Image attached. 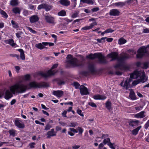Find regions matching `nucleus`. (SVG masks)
Instances as JSON below:
<instances>
[{
    "label": "nucleus",
    "mask_w": 149,
    "mask_h": 149,
    "mask_svg": "<svg viewBox=\"0 0 149 149\" xmlns=\"http://www.w3.org/2000/svg\"><path fill=\"white\" fill-rule=\"evenodd\" d=\"M49 86L48 83L45 82L38 83L35 81L30 82L27 85L23 84H16L10 88V91L13 94L15 93H21L25 92L27 89L32 88L47 87Z\"/></svg>",
    "instance_id": "1"
},
{
    "label": "nucleus",
    "mask_w": 149,
    "mask_h": 149,
    "mask_svg": "<svg viewBox=\"0 0 149 149\" xmlns=\"http://www.w3.org/2000/svg\"><path fill=\"white\" fill-rule=\"evenodd\" d=\"M118 54L117 53L115 52H111L107 55V56L109 58H111V61L117 59L118 63L114 66L116 69L118 68L121 70H125L128 68V67L127 66L124 61L125 59L129 58V56L126 54L122 56L118 57Z\"/></svg>",
    "instance_id": "2"
},
{
    "label": "nucleus",
    "mask_w": 149,
    "mask_h": 149,
    "mask_svg": "<svg viewBox=\"0 0 149 149\" xmlns=\"http://www.w3.org/2000/svg\"><path fill=\"white\" fill-rule=\"evenodd\" d=\"M67 63L70 64L73 67L82 66L84 65V63L82 61H79L76 58H73L72 55L68 54L66 57Z\"/></svg>",
    "instance_id": "3"
},
{
    "label": "nucleus",
    "mask_w": 149,
    "mask_h": 149,
    "mask_svg": "<svg viewBox=\"0 0 149 149\" xmlns=\"http://www.w3.org/2000/svg\"><path fill=\"white\" fill-rule=\"evenodd\" d=\"M139 76L140 79H139L141 82L144 83L146 81L147 78L143 71L136 70L130 75V77L132 79H137Z\"/></svg>",
    "instance_id": "4"
},
{
    "label": "nucleus",
    "mask_w": 149,
    "mask_h": 149,
    "mask_svg": "<svg viewBox=\"0 0 149 149\" xmlns=\"http://www.w3.org/2000/svg\"><path fill=\"white\" fill-rule=\"evenodd\" d=\"M87 58L91 59H93L95 58H98L99 62L101 63H106L107 61L103 56L100 53H95L94 54H90L89 55H87Z\"/></svg>",
    "instance_id": "5"
},
{
    "label": "nucleus",
    "mask_w": 149,
    "mask_h": 149,
    "mask_svg": "<svg viewBox=\"0 0 149 149\" xmlns=\"http://www.w3.org/2000/svg\"><path fill=\"white\" fill-rule=\"evenodd\" d=\"M58 65L57 64H55L53 65L50 70L46 72H41L40 73V74L42 77L45 78L49 77L51 76L54 75L56 73V72L53 70L52 69L56 68Z\"/></svg>",
    "instance_id": "6"
},
{
    "label": "nucleus",
    "mask_w": 149,
    "mask_h": 149,
    "mask_svg": "<svg viewBox=\"0 0 149 149\" xmlns=\"http://www.w3.org/2000/svg\"><path fill=\"white\" fill-rule=\"evenodd\" d=\"M147 47H149V44L146 47L143 46L140 48L137 52L138 53L136 55L137 58H141L144 56L145 54L147 52L146 49Z\"/></svg>",
    "instance_id": "7"
},
{
    "label": "nucleus",
    "mask_w": 149,
    "mask_h": 149,
    "mask_svg": "<svg viewBox=\"0 0 149 149\" xmlns=\"http://www.w3.org/2000/svg\"><path fill=\"white\" fill-rule=\"evenodd\" d=\"M131 79L130 78H127L124 84V82L122 81L120 83V85L123 87V88H125L126 90L128 89L130 87V82Z\"/></svg>",
    "instance_id": "8"
},
{
    "label": "nucleus",
    "mask_w": 149,
    "mask_h": 149,
    "mask_svg": "<svg viewBox=\"0 0 149 149\" xmlns=\"http://www.w3.org/2000/svg\"><path fill=\"white\" fill-rule=\"evenodd\" d=\"M45 19L46 22L49 24L54 25L56 22L55 21V17L51 15H45Z\"/></svg>",
    "instance_id": "9"
},
{
    "label": "nucleus",
    "mask_w": 149,
    "mask_h": 149,
    "mask_svg": "<svg viewBox=\"0 0 149 149\" xmlns=\"http://www.w3.org/2000/svg\"><path fill=\"white\" fill-rule=\"evenodd\" d=\"M79 89L81 94L82 95H86L89 94L87 88L83 85L80 86Z\"/></svg>",
    "instance_id": "10"
},
{
    "label": "nucleus",
    "mask_w": 149,
    "mask_h": 149,
    "mask_svg": "<svg viewBox=\"0 0 149 149\" xmlns=\"http://www.w3.org/2000/svg\"><path fill=\"white\" fill-rule=\"evenodd\" d=\"M29 19L31 23H35L38 21L39 17L37 15H34L31 16Z\"/></svg>",
    "instance_id": "11"
},
{
    "label": "nucleus",
    "mask_w": 149,
    "mask_h": 149,
    "mask_svg": "<svg viewBox=\"0 0 149 149\" xmlns=\"http://www.w3.org/2000/svg\"><path fill=\"white\" fill-rule=\"evenodd\" d=\"M120 11L116 9L111 10L109 12V14L111 16H118L119 15Z\"/></svg>",
    "instance_id": "12"
},
{
    "label": "nucleus",
    "mask_w": 149,
    "mask_h": 149,
    "mask_svg": "<svg viewBox=\"0 0 149 149\" xmlns=\"http://www.w3.org/2000/svg\"><path fill=\"white\" fill-rule=\"evenodd\" d=\"M15 125L20 128H24V125L21 121L19 120H15Z\"/></svg>",
    "instance_id": "13"
},
{
    "label": "nucleus",
    "mask_w": 149,
    "mask_h": 149,
    "mask_svg": "<svg viewBox=\"0 0 149 149\" xmlns=\"http://www.w3.org/2000/svg\"><path fill=\"white\" fill-rule=\"evenodd\" d=\"M48 45L47 42H42V43L37 44L35 45V47L40 49H42L45 48L44 46Z\"/></svg>",
    "instance_id": "14"
},
{
    "label": "nucleus",
    "mask_w": 149,
    "mask_h": 149,
    "mask_svg": "<svg viewBox=\"0 0 149 149\" xmlns=\"http://www.w3.org/2000/svg\"><path fill=\"white\" fill-rule=\"evenodd\" d=\"M56 132H54V129L53 128L52 129L47 133V138L50 139L51 136H56Z\"/></svg>",
    "instance_id": "15"
},
{
    "label": "nucleus",
    "mask_w": 149,
    "mask_h": 149,
    "mask_svg": "<svg viewBox=\"0 0 149 149\" xmlns=\"http://www.w3.org/2000/svg\"><path fill=\"white\" fill-rule=\"evenodd\" d=\"M97 23L96 22H95L92 23H91L89 26H84L81 29V30H89L92 29L94 26L96 25Z\"/></svg>",
    "instance_id": "16"
},
{
    "label": "nucleus",
    "mask_w": 149,
    "mask_h": 149,
    "mask_svg": "<svg viewBox=\"0 0 149 149\" xmlns=\"http://www.w3.org/2000/svg\"><path fill=\"white\" fill-rule=\"evenodd\" d=\"M145 111H142L139 113L136 114L134 115V117L136 118H142L145 117L146 116L145 114Z\"/></svg>",
    "instance_id": "17"
},
{
    "label": "nucleus",
    "mask_w": 149,
    "mask_h": 149,
    "mask_svg": "<svg viewBox=\"0 0 149 149\" xmlns=\"http://www.w3.org/2000/svg\"><path fill=\"white\" fill-rule=\"evenodd\" d=\"M130 93L129 95L130 98L132 100H135L137 99L135 93L132 89H130Z\"/></svg>",
    "instance_id": "18"
},
{
    "label": "nucleus",
    "mask_w": 149,
    "mask_h": 149,
    "mask_svg": "<svg viewBox=\"0 0 149 149\" xmlns=\"http://www.w3.org/2000/svg\"><path fill=\"white\" fill-rule=\"evenodd\" d=\"M53 94L56 96L58 97H61L63 94V92L62 91L58 90L56 91H54L53 92Z\"/></svg>",
    "instance_id": "19"
},
{
    "label": "nucleus",
    "mask_w": 149,
    "mask_h": 149,
    "mask_svg": "<svg viewBox=\"0 0 149 149\" xmlns=\"http://www.w3.org/2000/svg\"><path fill=\"white\" fill-rule=\"evenodd\" d=\"M126 3L125 2H118L113 3V5L116 7L121 8L125 6Z\"/></svg>",
    "instance_id": "20"
},
{
    "label": "nucleus",
    "mask_w": 149,
    "mask_h": 149,
    "mask_svg": "<svg viewBox=\"0 0 149 149\" xmlns=\"http://www.w3.org/2000/svg\"><path fill=\"white\" fill-rule=\"evenodd\" d=\"M93 97L95 100H104L107 97L104 95L97 94L94 95Z\"/></svg>",
    "instance_id": "21"
},
{
    "label": "nucleus",
    "mask_w": 149,
    "mask_h": 149,
    "mask_svg": "<svg viewBox=\"0 0 149 149\" xmlns=\"http://www.w3.org/2000/svg\"><path fill=\"white\" fill-rule=\"evenodd\" d=\"M59 2L62 5L68 6L70 5V1L68 0H60Z\"/></svg>",
    "instance_id": "22"
},
{
    "label": "nucleus",
    "mask_w": 149,
    "mask_h": 149,
    "mask_svg": "<svg viewBox=\"0 0 149 149\" xmlns=\"http://www.w3.org/2000/svg\"><path fill=\"white\" fill-rule=\"evenodd\" d=\"M4 42L7 44L11 45L12 47L15 46L16 44L14 42V41L13 39H9L4 41Z\"/></svg>",
    "instance_id": "23"
},
{
    "label": "nucleus",
    "mask_w": 149,
    "mask_h": 149,
    "mask_svg": "<svg viewBox=\"0 0 149 149\" xmlns=\"http://www.w3.org/2000/svg\"><path fill=\"white\" fill-rule=\"evenodd\" d=\"M13 96L12 93L8 90L6 91L5 96V98L6 100H8Z\"/></svg>",
    "instance_id": "24"
},
{
    "label": "nucleus",
    "mask_w": 149,
    "mask_h": 149,
    "mask_svg": "<svg viewBox=\"0 0 149 149\" xmlns=\"http://www.w3.org/2000/svg\"><path fill=\"white\" fill-rule=\"evenodd\" d=\"M139 121L138 120H132L129 123V125L131 126H136L138 125Z\"/></svg>",
    "instance_id": "25"
},
{
    "label": "nucleus",
    "mask_w": 149,
    "mask_h": 149,
    "mask_svg": "<svg viewBox=\"0 0 149 149\" xmlns=\"http://www.w3.org/2000/svg\"><path fill=\"white\" fill-rule=\"evenodd\" d=\"M18 51L20 52L21 58L22 60H24L25 59V56L23 50L22 49H18Z\"/></svg>",
    "instance_id": "26"
},
{
    "label": "nucleus",
    "mask_w": 149,
    "mask_h": 149,
    "mask_svg": "<svg viewBox=\"0 0 149 149\" xmlns=\"http://www.w3.org/2000/svg\"><path fill=\"white\" fill-rule=\"evenodd\" d=\"M19 4L18 0H11L10 2V4L13 6H15Z\"/></svg>",
    "instance_id": "27"
},
{
    "label": "nucleus",
    "mask_w": 149,
    "mask_h": 149,
    "mask_svg": "<svg viewBox=\"0 0 149 149\" xmlns=\"http://www.w3.org/2000/svg\"><path fill=\"white\" fill-rule=\"evenodd\" d=\"M88 68L89 71L91 73H93L95 72L94 65L93 64H90L88 65Z\"/></svg>",
    "instance_id": "28"
},
{
    "label": "nucleus",
    "mask_w": 149,
    "mask_h": 149,
    "mask_svg": "<svg viewBox=\"0 0 149 149\" xmlns=\"http://www.w3.org/2000/svg\"><path fill=\"white\" fill-rule=\"evenodd\" d=\"M8 132L10 134V136L14 137L17 135V131L13 129L10 130L8 131Z\"/></svg>",
    "instance_id": "29"
},
{
    "label": "nucleus",
    "mask_w": 149,
    "mask_h": 149,
    "mask_svg": "<svg viewBox=\"0 0 149 149\" xmlns=\"http://www.w3.org/2000/svg\"><path fill=\"white\" fill-rule=\"evenodd\" d=\"M141 127V126H139L135 129L133 130L132 131V134L134 135H136L138 134L139 131Z\"/></svg>",
    "instance_id": "30"
},
{
    "label": "nucleus",
    "mask_w": 149,
    "mask_h": 149,
    "mask_svg": "<svg viewBox=\"0 0 149 149\" xmlns=\"http://www.w3.org/2000/svg\"><path fill=\"white\" fill-rule=\"evenodd\" d=\"M80 1L89 4L93 5L94 4L93 1L92 0H80Z\"/></svg>",
    "instance_id": "31"
},
{
    "label": "nucleus",
    "mask_w": 149,
    "mask_h": 149,
    "mask_svg": "<svg viewBox=\"0 0 149 149\" xmlns=\"http://www.w3.org/2000/svg\"><path fill=\"white\" fill-rule=\"evenodd\" d=\"M11 23L13 27L15 29L18 28L19 27V24L17 22L13 20L11 21Z\"/></svg>",
    "instance_id": "32"
},
{
    "label": "nucleus",
    "mask_w": 149,
    "mask_h": 149,
    "mask_svg": "<svg viewBox=\"0 0 149 149\" xmlns=\"http://www.w3.org/2000/svg\"><path fill=\"white\" fill-rule=\"evenodd\" d=\"M105 105L106 108L108 110L110 111L111 108V102L109 101H107L105 103Z\"/></svg>",
    "instance_id": "33"
},
{
    "label": "nucleus",
    "mask_w": 149,
    "mask_h": 149,
    "mask_svg": "<svg viewBox=\"0 0 149 149\" xmlns=\"http://www.w3.org/2000/svg\"><path fill=\"white\" fill-rule=\"evenodd\" d=\"M58 16H64L66 15V12L64 10H62L58 13Z\"/></svg>",
    "instance_id": "34"
},
{
    "label": "nucleus",
    "mask_w": 149,
    "mask_h": 149,
    "mask_svg": "<svg viewBox=\"0 0 149 149\" xmlns=\"http://www.w3.org/2000/svg\"><path fill=\"white\" fill-rule=\"evenodd\" d=\"M0 13L1 15H2V16L3 17L7 18L8 17V15L3 10H0Z\"/></svg>",
    "instance_id": "35"
},
{
    "label": "nucleus",
    "mask_w": 149,
    "mask_h": 149,
    "mask_svg": "<svg viewBox=\"0 0 149 149\" xmlns=\"http://www.w3.org/2000/svg\"><path fill=\"white\" fill-rule=\"evenodd\" d=\"M13 13L16 14L17 13L19 14L20 13V10L19 8L17 7H15L13 8L12 10Z\"/></svg>",
    "instance_id": "36"
},
{
    "label": "nucleus",
    "mask_w": 149,
    "mask_h": 149,
    "mask_svg": "<svg viewBox=\"0 0 149 149\" xmlns=\"http://www.w3.org/2000/svg\"><path fill=\"white\" fill-rule=\"evenodd\" d=\"M109 73L112 75H114L115 74L118 75H120L122 74V73L119 71L116 72H114L112 71H110L109 72Z\"/></svg>",
    "instance_id": "37"
},
{
    "label": "nucleus",
    "mask_w": 149,
    "mask_h": 149,
    "mask_svg": "<svg viewBox=\"0 0 149 149\" xmlns=\"http://www.w3.org/2000/svg\"><path fill=\"white\" fill-rule=\"evenodd\" d=\"M127 41L121 38L119 40L118 43L119 45H121L125 43Z\"/></svg>",
    "instance_id": "38"
},
{
    "label": "nucleus",
    "mask_w": 149,
    "mask_h": 149,
    "mask_svg": "<svg viewBox=\"0 0 149 149\" xmlns=\"http://www.w3.org/2000/svg\"><path fill=\"white\" fill-rule=\"evenodd\" d=\"M52 6L49 5L46 3L44 9L46 11H48L50 10L52 8Z\"/></svg>",
    "instance_id": "39"
},
{
    "label": "nucleus",
    "mask_w": 149,
    "mask_h": 149,
    "mask_svg": "<svg viewBox=\"0 0 149 149\" xmlns=\"http://www.w3.org/2000/svg\"><path fill=\"white\" fill-rule=\"evenodd\" d=\"M73 85L76 89L79 88L80 86V84L77 82H74L73 84Z\"/></svg>",
    "instance_id": "40"
},
{
    "label": "nucleus",
    "mask_w": 149,
    "mask_h": 149,
    "mask_svg": "<svg viewBox=\"0 0 149 149\" xmlns=\"http://www.w3.org/2000/svg\"><path fill=\"white\" fill-rule=\"evenodd\" d=\"M110 142V139L109 138H107L106 139H104L103 141V143H104V144H108Z\"/></svg>",
    "instance_id": "41"
},
{
    "label": "nucleus",
    "mask_w": 149,
    "mask_h": 149,
    "mask_svg": "<svg viewBox=\"0 0 149 149\" xmlns=\"http://www.w3.org/2000/svg\"><path fill=\"white\" fill-rule=\"evenodd\" d=\"M107 38L106 37L102 38L101 39H98L97 40L98 43H102L105 42V39Z\"/></svg>",
    "instance_id": "42"
},
{
    "label": "nucleus",
    "mask_w": 149,
    "mask_h": 149,
    "mask_svg": "<svg viewBox=\"0 0 149 149\" xmlns=\"http://www.w3.org/2000/svg\"><path fill=\"white\" fill-rule=\"evenodd\" d=\"M77 1H72L71 7L72 9H74L76 7L77 4Z\"/></svg>",
    "instance_id": "43"
},
{
    "label": "nucleus",
    "mask_w": 149,
    "mask_h": 149,
    "mask_svg": "<svg viewBox=\"0 0 149 149\" xmlns=\"http://www.w3.org/2000/svg\"><path fill=\"white\" fill-rule=\"evenodd\" d=\"M45 4L46 3H43L38 5L37 8L39 10L42 8L45 9Z\"/></svg>",
    "instance_id": "44"
},
{
    "label": "nucleus",
    "mask_w": 149,
    "mask_h": 149,
    "mask_svg": "<svg viewBox=\"0 0 149 149\" xmlns=\"http://www.w3.org/2000/svg\"><path fill=\"white\" fill-rule=\"evenodd\" d=\"M52 127V126H51V125L50 124H49L48 123V124H47L45 127V130H46V131H47V130H49L50 128H51V127Z\"/></svg>",
    "instance_id": "45"
},
{
    "label": "nucleus",
    "mask_w": 149,
    "mask_h": 149,
    "mask_svg": "<svg viewBox=\"0 0 149 149\" xmlns=\"http://www.w3.org/2000/svg\"><path fill=\"white\" fill-rule=\"evenodd\" d=\"M141 82L139 80V79L138 80H136L134 81L132 84L133 86H135L138 84H139V83Z\"/></svg>",
    "instance_id": "46"
},
{
    "label": "nucleus",
    "mask_w": 149,
    "mask_h": 149,
    "mask_svg": "<svg viewBox=\"0 0 149 149\" xmlns=\"http://www.w3.org/2000/svg\"><path fill=\"white\" fill-rule=\"evenodd\" d=\"M22 33V32L19 31L16 33V35L18 38H19Z\"/></svg>",
    "instance_id": "47"
},
{
    "label": "nucleus",
    "mask_w": 149,
    "mask_h": 149,
    "mask_svg": "<svg viewBox=\"0 0 149 149\" xmlns=\"http://www.w3.org/2000/svg\"><path fill=\"white\" fill-rule=\"evenodd\" d=\"M10 56H11L16 57L17 58V59H19V55H17L16 54H10Z\"/></svg>",
    "instance_id": "48"
},
{
    "label": "nucleus",
    "mask_w": 149,
    "mask_h": 149,
    "mask_svg": "<svg viewBox=\"0 0 149 149\" xmlns=\"http://www.w3.org/2000/svg\"><path fill=\"white\" fill-rule=\"evenodd\" d=\"M99 10V8L98 7L93 8L91 10L93 12H95Z\"/></svg>",
    "instance_id": "49"
},
{
    "label": "nucleus",
    "mask_w": 149,
    "mask_h": 149,
    "mask_svg": "<svg viewBox=\"0 0 149 149\" xmlns=\"http://www.w3.org/2000/svg\"><path fill=\"white\" fill-rule=\"evenodd\" d=\"M114 30H113L111 29L110 28L108 29L105 31V32L107 33H112L114 31Z\"/></svg>",
    "instance_id": "50"
},
{
    "label": "nucleus",
    "mask_w": 149,
    "mask_h": 149,
    "mask_svg": "<svg viewBox=\"0 0 149 149\" xmlns=\"http://www.w3.org/2000/svg\"><path fill=\"white\" fill-rule=\"evenodd\" d=\"M27 29L30 31V32L33 33L35 34L36 33V31L33 30V29H32L30 27H27Z\"/></svg>",
    "instance_id": "51"
},
{
    "label": "nucleus",
    "mask_w": 149,
    "mask_h": 149,
    "mask_svg": "<svg viewBox=\"0 0 149 149\" xmlns=\"http://www.w3.org/2000/svg\"><path fill=\"white\" fill-rule=\"evenodd\" d=\"M88 104L89 105L91 106L92 107L96 108L97 107V105L96 104L93 102H89Z\"/></svg>",
    "instance_id": "52"
},
{
    "label": "nucleus",
    "mask_w": 149,
    "mask_h": 149,
    "mask_svg": "<svg viewBox=\"0 0 149 149\" xmlns=\"http://www.w3.org/2000/svg\"><path fill=\"white\" fill-rule=\"evenodd\" d=\"M143 107V106H140L139 107H135L134 108L136 110L140 111L142 109Z\"/></svg>",
    "instance_id": "53"
},
{
    "label": "nucleus",
    "mask_w": 149,
    "mask_h": 149,
    "mask_svg": "<svg viewBox=\"0 0 149 149\" xmlns=\"http://www.w3.org/2000/svg\"><path fill=\"white\" fill-rule=\"evenodd\" d=\"M149 127V120H148L144 125V127L146 129H147Z\"/></svg>",
    "instance_id": "54"
},
{
    "label": "nucleus",
    "mask_w": 149,
    "mask_h": 149,
    "mask_svg": "<svg viewBox=\"0 0 149 149\" xmlns=\"http://www.w3.org/2000/svg\"><path fill=\"white\" fill-rule=\"evenodd\" d=\"M58 83L59 85H63L65 84V82L63 80L60 79L58 81Z\"/></svg>",
    "instance_id": "55"
},
{
    "label": "nucleus",
    "mask_w": 149,
    "mask_h": 149,
    "mask_svg": "<svg viewBox=\"0 0 149 149\" xmlns=\"http://www.w3.org/2000/svg\"><path fill=\"white\" fill-rule=\"evenodd\" d=\"M82 111L81 110L78 109L77 110V112L78 114L81 116H84V115L81 113Z\"/></svg>",
    "instance_id": "56"
},
{
    "label": "nucleus",
    "mask_w": 149,
    "mask_h": 149,
    "mask_svg": "<svg viewBox=\"0 0 149 149\" xmlns=\"http://www.w3.org/2000/svg\"><path fill=\"white\" fill-rule=\"evenodd\" d=\"M78 130L79 131V134H82L83 132V129L80 127H78Z\"/></svg>",
    "instance_id": "57"
},
{
    "label": "nucleus",
    "mask_w": 149,
    "mask_h": 149,
    "mask_svg": "<svg viewBox=\"0 0 149 149\" xmlns=\"http://www.w3.org/2000/svg\"><path fill=\"white\" fill-rule=\"evenodd\" d=\"M35 145V143L32 142L29 143V146H30L31 148H34V145Z\"/></svg>",
    "instance_id": "58"
},
{
    "label": "nucleus",
    "mask_w": 149,
    "mask_h": 149,
    "mask_svg": "<svg viewBox=\"0 0 149 149\" xmlns=\"http://www.w3.org/2000/svg\"><path fill=\"white\" fill-rule=\"evenodd\" d=\"M108 145L109 146V147L110 148L112 149H115V148L113 146V144L111 142L110 143H109L108 144Z\"/></svg>",
    "instance_id": "59"
},
{
    "label": "nucleus",
    "mask_w": 149,
    "mask_h": 149,
    "mask_svg": "<svg viewBox=\"0 0 149 149\" xmlns=\"http://www.w3.org/2000/svg\"><path fill=\"white\" fill-rule=\"evenodd\" d=\"M30 78V75L29 74H26L24 77V79L26 80H28Z\"/></svg>",
    "instance_id": "60"
},
{
    "label": "nucleus",
    "mask_w": 149,
    "mask_h": 149,
    "mask_svg": "<svg viewBox=\"0 0 149 149\" xmlns=\"http://www.w3.org/2000/svg\"><path fill=\"white\" fill-rule=\"evenodd\" d=\"M35 123L37 124L42 125H44V123H41L40 122H39L38 120H36L35 121Z\"/></svg>",
    "instance_id": "61"
},
{
    "label": "nucleus",
    "mask_w": 149,
    "mask_h": 149,
    "mask_svg": "<svg viewBox=\"0 0 149 149\" xmlns=\"http://www.w3.org/2000/svg\"><path fill=\"white\" fill-rule=\"evenodd\" d=\"M80 147V146L78 145H74L72 146L73 149H78Z\"/></svg>",
    "instance_id": "62"
},
{
    "label": "nucleus",
    "mask_w": 149,
    "mask_h": 149,
    "mask_svg": "<svg viewBox=\"0 0 149 149\" xmlns=\"http://www.w3.org/2000/svg\"><path fill=\"white\" fill-rule=\"evenodd\" d=\"M77 125V123H72L70 124V126L73 127H75Z\"/></svg>",
    "instance_id": "63"
},
{
    "label": "nucleus",
    "mask_w": 149,
    "mask_h": 149,
    "mask_svg": "<svg viewBox=\"0 0 149 149\" xmlns=\"http://www.w3.org/2000/svg\"><path fill=\"white\" fill-rule=\"evenodd\" d=\"M104 146V143H100L99 146V149H101L103 148Z\"/></svg>",
    "instance_id": "64"
}]
</instances>
